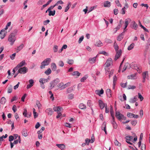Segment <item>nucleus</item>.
<instances>
[{
  "instance_id": "f257e3e1",
  "label": "nucleus",
  "mask_w": 150,
  "mask_h": 150,
  "mask_svg": "<svg viewBox=\"0 0 150 150\" xmlns=\"http://www.w3.org/2000/svg\"><path fill=\"white\" fill-rule=\"evenodd\" d=\"M16 40V37L15 36V34L11 33L8 36V41L10 42V44L12 45Z\"/></svg>"
},
{
  "instance_id": "f03ea898",
  "label": "nucleus",
  "mask_w": 150,
  "mask_h": 150,
  "mask_svg": "<svg viewBox=\"0 0 150 150\" xmlns=\"http://www.w3.org/2000/svg\"><path fill=\"white\" fill-rule=\"evenodd\" d=\"M51 61V59L50 58H47L45 59L41 63V65L40 66L41 69H42L45 68V66H47L49 65Z\"/></svg>"
},
{
  "instance_id": "7ed1b4c3",
  "label": "nucleus",
  "mask_w": 150,
  "mask_h": 150,
  "mask_svg": "<svg viewBox=\"0 0 150 150\" xmlns=\"http://www.w3.org/2000/svg\"><path fill=\"white\" fill-rule=\"evenodd\" d=\"M70 82H68L65 84H64L62 82H61L57 86L59 88H60L61 90H62L70 86Z\"/></svg>"
},
{
  "instance_id": "20e7f679",
  "label": "nucleus",
  "mask_w": 150,
  "mask_h": 150,
  "mask_svg": "<svg viewBox=\"0 0 150 150\" xmlns=\"http://www.w3.org/2000/svg\"><path fill=\"white\" fill-rule=\"evenodd\" d=\"M115 116L119 120L124 119L125 120L126 117H125L123 115L121 114L119 112H116Z\"/></svg>"
},
{
  "instance_id": "39448f33",
  "label": "nucleus",
  "mask_w": 150,
  "mask_h": 150,
  "mask_svg": "<svg viewBox=\"0 0 150 150\" xmlns=\"http://www.w3.org/2000/svg\"><path fill=\"white\" fill-rule=\"evenodd\" d=\"M123 23V21L122 19H120L119 22V23L117 26L113 29V31L114 33H115L119 30L122 26V23Z\"/></svg>"
},
{
  "instance_id": "423d86ee",
  "label": "nucleus",
  "mask_w": 150,
  "mask_h": 150,
  "mask_svg": "<svg viewBox=\"0 0 150 150\" xmlns=\"http://www.w3.org/2000/svg\"><path fill=\"white\" fill-rule=\"evenodd\" d=\"M59 81V79H56L50 82V89H51L53 88L57 84Z\"/></svg>"
},
{
  "instance_id": "0eeeda50",
  "label": "nucleus",
  "mask_w": 150,
  "mask_h": 150,
  "mask_svg": "<svg viewBox=\"0 0 150 150\" xmlns=\"http://www.w3.org/2000/svg\"><path fill=\"white\" fill-rule=\"evenodd\" d=\"M27 71V69L26 67H24L23 68H20L18 71V73L21 74H24Z\"/></svg>"
},
{
  "instance_id": "6e6552de",
  "label": "nucleus",
  "mask_w": 150,
  "mask_h": 150,
  "mask_svg": "<svg viewBox=\"0 0 150 150\" xmlns=\"http://www.w3.org/2000/svg\"><path fill=\"white\" fill-rule=\"evenodd\" d=\"M112 63V60L111 58H109L105 63V67H108L110 66Z\"/></svg>"
},
{
  "instance_id": "1a4fd4ad",
  "label": "nucleus",
  "mask_w": 150,
  "mask_h": 150,
  "mask_svg": "<svg viewBox=\"0 0 150 150\" xmlns=\"http://www.w3.org/2000/svg\"><path fill=\"white\" fill-rule=\"evenodd\" d=\"M131 21V19L129 18H128L125 20V28H124L123 32H125V31L126 30V28H127L129 23Z\"/></svg>"
},
{
  "instance_id": "9d476101",
  "label": "nucleus",
  "mask_w": 150,
  "mask_h": 150,
  "mask_svg": "<svg viewBox=\"0 0 150 150\" xmlns=\"http://www.w3.org/2000/svg\"><path fill=\"white\" fill-rule=\"evenodd\" d=\"M116 54L115 56L114 60L116 61L118 59L121 55L122 54V51L121 50H120L119 51H116Z\"/></svg>"
},
{
  "instance_id": "9b49d317",
  "label": "nucleus",
  "mask_w": 150,
  "mask_h": 150,
  "mask_svg": "<svg viewBox=\"0 0 150 150\" xmlns=\"http://www.w3.org/2000/svg\"><path fill=\"white\" fill-rule=\"evenodd\" d=\"M5 29L1 30L0 32V38L1 39H3L6 36V33Z\"/></svg>"
},
{
  "instance_id": "f8f14e48",
  "label": "nucleus",
  "mask_w": 150,
  "mask_h": 150,
  "mask_svg": "<svg viewBox=\"0 0 150 150\" xmlns=\"http://www.w3.org/2000/svg\"><path fill=\"white\" fill-rule=\"evenodd\" d=\"M45 112L49 115H51L53 113V111L51 108H48L45 110Z\"/></svg>"
},
{
  "instance_id": "ddd939ff",
  "label": "nucleus",
  "mask_w": 150,
  "mask_h": 150,
  "mask_svg": "<svg viewBox=\"0 0 150 150\" xmlns=\"http://www.w3.org/2000/svg\"><path fill=\"white\" fill-rule=\"evenodd\" d=\"M95 93L96 94L100 96V95L104 93V91L102 88L100 90H97L95 91Z\"/></svg>"
},
{
  "instance_id": "4468645a",
  "label": "nucleus",
  "mask_w": 150,
  "mask_h": 150,
  "mask_svg": "<svg viewBox=\"0 0 150 150\" xmlns=\"http://www.w3.org/2000/svg\"><path fill=\"white\" fill-rule=\"evenodd\" d=\"M15 136H17V137H18V139L15 140L13 143V144H18V142H19V143H20L21 142V139L20 136H18V135L17 134H16L15 135Z\"/></svg>"
},
{
  "instance_id": "2eb2a0df",
  "label": "nucleus",
  "mask_w": 150,
  "mask_h": 150,
  "mask_svg": "<svg viewBox=\"0 0 150 150\" xmlns=\"http://www.w3.org/2000/svg\"><path fill=\"white\" fill-rule=\"evenodd\" d=\"M98 103L100 108L103 109L105 106V104L101 100H99Z\"/></svg>"
},
{
  "instance_id": "dca6fc26",
  "label": "nucleus",
  "mask_w": 150,
  "mask_h": 150,
  "mask_svg": "<svg viewBox=\"0 0 150 150\" xmlns=\"http://www.w3.org/2000/svg\"><path fill=\"white\" fill-rule=\"evenodd\" d=\"M51 67L53 71H54L56 70L57 66L54 63H52L51 64Z\"/></svg>"
},
{
  "instance_id": "f3484780",
  "label": "nucleus",
  "mask_w": 150,
  "mask_h": 150,
  "mask_svg": "<svg viewBox=\"0 0 150 150\" xmlns=\"http://www.w3.org/2000/svg\"><path fill=\"white\" fill-rule=\"evenodd\" d=\"M95 45L98 47H100L103 45V43L100 40H98L96 42Z\"/></svg>"
},
{
  "instance_id": "a211bd4d",
  "label": "nucleus",
  "mask_w": 150,
  "mask_h": 150,
  "mask_svg": "<svg viewBox=\"0 0 150 150\" xmlns=\"http://www.w3.org/2000/svg\"><path fill=\"white\" fill-rule=\"evenodd\" d=\"M136 74L135 73L133 74H131L130 75L128 76L127 78L128 79H135L136 77Z\"/></svg>"
},
{
  "instance_id": "6ab92c4d",
  "label": "nucleus",
  "mask_w": 150,
  "mask_h": 150,
  "mask_svg": "<svg viewBox=\"0 0 150 150\" xmlns=\"http://www.w3.org/2000/svg\"><path fill=\"white\" fill-rule=\"evenodd\" d=\"M79 108L81 109L85 110L86 108V105L83 103H80L79 105Z\"/></svg>"
},
{
  "instance_id": "aec40b11",
  "label": "nucleus",
  "mask_w": 150,
  "mask_h": 150,
  "mask_svg": "<svg viewBox=\"0 0 150 150\" xmlns=\"http://www.w3.org/2000/svg\"><path fill=\"white\" fill-rule=\"evenodd\" d=\"M49 79H45L44 78H41L39 80L40 82L42 84H44L45 82L48 81Z\"/></svg>"
},
{
  "instance_id": "412c9836",
  "label": "nucleus",
  "mask_w": 150,
  "mask_h": 150,
  "mask_svg": "<svg viewBox=\"0 0 150 150\" xmlns=\"http://www.w3.org/2000/svg\"><path fill=\"white\" fill-rule=\"evenodd\" d=\"M132 28L135 30H137V25L134 21H133L132 22Z\"/></svg>"
},
{
  "instance_id": "4be33fe9",
  "label": "nucleus",
  "mask_w": 150,
  "mask_h": 150,
  "mask_svg": "<svg viewBox=\"0 0 150 150\" xmlns=\"http://www.w3.org/2000/svg\"><path fill=\"white\" fill-rule=\"evenodd\" d=\"M133 133L132 134V136H127L125 137V139L127 140L128 141H131V140L133 138Z\"/></svg>"
},
{
  "instance_id": "5701e85b",
  "label": "nucleus",
  "mask_w": 150,
  "mask_h": 150,
  "mask_svg": "<svg viewBox=\"0 0 150 150\" xmlns=\"http://www.w3.org/2000/svg\"><path fill=\"white\" fill-rule=\"evenodd\" d=\"M80 74L81 73L77 71H74L71 74V75L72 76H76L77 78L78 77Z\"/></svg>"
},
{
  "instance_id": "b1692460",
  "label": "nucleus",
  "mask_w": 150,
  "mask_h": 150,
  "mask_svg": "<svg viewBox=\"0 0 150 150\" xmlns=\"http://www.w3.org/2000/svg\"><path fill=\"white\" fill-rule=\"evenodd\" d=\"M126 8H125V7H124L122 9L121 13L122 14H124L125 13V9L128 8V4H126Z\"/></svg>"
},
{
  "instance_id": "393cba45",
  "label": "nucleus",
  "mask_w": 150,
  "mask_h": 150,
  "mask_svg": "<svg viewBox=\"0 0 150 150\" xmlns=\"http://www.w3.org/2000/svg\"><path fill=\"white\" fill-rule=\"evenodd\" d=\"M110 112L111 115L112 117V119L114 120V118H115V117H114V111H113V110L112 109V107L111 105L110 106Z\"/></svg>"
},
{
  "instance_id": "a878e982",
  "label": "nucleus",
  "mask_w": 150,
  "mask_h": 150,
  "mask_svg": "<svg viewBox=\"0 0 150 150\" xmlns=\"http://www.w3.org/2000/svg\"><path fill=\"white\" fill-rule=\"evenodd\" d=\"M62 108L60 107H54L53 110L55 112H58L59 111H61Z\"/></svg>"
},
{
  "instance_id": "bb28decb",
  "label": "nucleus",
  "mask_w": 150,
  "mask_h": 150,
  "mask_svg": "<svg viewBox=\"0 0 150 150\" xmlns=\"http://www.w3.org/2000/svg\"><path fill=\"white\" fill-rule=\"evenodd\" d=\"M138 96H136L134 97V98H131L130 100V102L131 103H134L137 100Z\"/></svg>"
},
{
  "instance_id": "cd10ccee",
  "label": "nucleus",
  "mask_w": 150,
  "mask_h": 150,
  "mask_svg": "<svg viewBox=\"0 0 150 150\" xmlns=\"http://www.w3.org/2000/svg\"><path fill=\"white\" fill-rule=\"evenodd\" d=\"M106 93L108 97L110 98L111 96V94L110 89H107L106 91Z\"/></svg>"
},
{
  "instance_id": "c85d7f7f",
  "label": "nucleus",
  "mask_w": 150,
  "mask_h": 150,
  "mask_svg": "<svg viewBox=\"0 0 150 150\" xmlns=\"http://www.w3.org/2000/svg\"><path fill=\"white\" fill-rule=\"evenodd\" d=\"M96 57H95L93 58H90L89 59V61L91 63H93L96 60Z\"/></svg>"
},
{
  "instance_id": "c756f323",
  "label": "nucleus",
  "mask_w": 150,
  "mask_h": 150,
  "mask_svg": "<svg viewBox=\"0 0 150 150\" xmlns=\"http://www.w3.org/2000/svg\"><path fill=\"white\" fill-rule=\"evenodd\" d=\"M56 146L62 150H63L65 148V146L64 144H57Z\"/></svg>"
},
{
  "instance_id": "7c9ffc66",
  "label": "nucleus",
  "mask_w": 150,
  "mask_h": 150,
  "mask_svg": "<svg viewBox=\"0 0 150 150\" xmlns=\"http://www.w3.org/2000/svg\"><path fill=\"white\" fill-rule=\"evenodd\" d=\"M110 5V3L108 1H106L104 3V6L105 7H109Z\"/></svg>"
},
{
  "instance_id": "2f4dec72",
  "label": "nucleus",
  "mask_w": 150,
  "mask_h": 150,
  "mask_svg": "<svg viewBox=\"0 0 150 150\" xmlns=\"http://www.w3.org/2000/svg\"><path fill=\"white\" fill-rule=\"evenodd\" d=\"M123 35V33L119 35L117 37V40L119 41H121L123 38V37H122Z\"/></svg>"
},
{
  "instance_id": "473e14b6",
  "label": "nucleus",
  "mask_w": 150,
  "mask_h": 150,
  "mask_svg": "<svg viewBox=\"0 0 150 150\" xmlns=\"http://www.w3.org/2000/svg\"><path fill=\"white\" fill-rule=\"evenodd\" d=\"M23 47V44H21V45L18 47L17 49L16 50L17 52H18L21 50Z\"/></svg>"
},
{
  "instance_id": "72a5a7b5",
  "label": "nucleus",
  "mask_w": 150,
  "mask_h": 150,
  "mask_svg": "<svg viewBox=\"0 0 150 150\" xmlns=\"http://www.w3.org/2000/svg\"><path fill=\"white\" fill-rule=\"evenodd\" d=\"M13 87L12 85H10L8 87L7 89V92L8 93H11L12 91Z\"/></svg>"
},
{
  "instance_id": "f704fd0d",
  "label": "nucleus",
  "mask_w": 150,
  "mask_h": 150,
  "mask_svg": "<svg viewBox=\"0 0 150 150\" xmlns=\"http://www.w3.org/2000/svg\"><path fill=\"white\" fill-rule=\"evenodd\" d=\"M52 71L50 68H48L45 72V73L47 75H49L51 73Z\"/></svg>"
},
{
  "instance_id": "c9c22d12",
  "label": "nucleus",
  "mask_w": 150,
  "mask_h": 150,
  "mask_svg": "<svg viewBox=\"0 0 150 150\" xmlns=\"http://www.w3.org/2000/svg\"><path fill=\"white\" fill-rule=\"evenodd\" d=\"M113 121L112 122V123L113 125V127L115 129H116L117 128V125L115 121V118L113 120L112 119Z\"/></svg>"
},
{
  "instance_id": "e433bc0d",
  "label": "nucleus",
  "mask_w": 150,
  "mask_h": 150,
  "mask_svg": "<svg viewBox=\"0 0 150 150\" xmlns=\"http://www.w3.org/2000/svg\"><path fill=\"white\" fill-rule=\"evenodd\" d=\"M6 101V99L3 97L1 98L0 100V103L1 104H4L5 103Z\"/></svg>"
},
{
  "instance_id": "4c0bfd02",
  "label": "nucleus",
  "mask_w": 150,
  "mask_h": 150,
  "mask_svg": "<svg viewBox=\"0 0 150 150\" xmlns=\"http://www.w3.org/2000/svg\"><path fill=\"white\" fill-rule=\"evenodd\" d=\"M134 43H132L129 46L127 50H130L132 49L134 47Z\"/></svg>"
},
{
  "instance_id": "58836bf2",
  "label": "nucleus",
  "mask_w": 150,
  "mask_h": 150,
  "mask_svg": "<svg viewBox=\"0 0 150 150\" xmlns=\"http://www.w3.org/2000/svg\"><path fill=\"white\" fill-rule=\"evenodd\" d=\"M22 134L24 136L27 137L28 136L27 130L25 129H23L22 132Z\"/></svg>"
},
{
  "instance_id": "ea45409f",
  "label": "nucleus",
  "mask_w": 150,
  "mask_h": 150,
  "mask_svg": "<svg viewBox=\"0 0 150 150\" xmlns=\"http://www.w3.org/2000/svg\"><path fill=\"white\" fill-rule=\"evenodd\" d=\"M136 88V87L134 86L131 85H128L127 86V89H133L135 88Z\"/></svg>"
},
{
  "instance_id": "a19ab883",
  "label": "nucleus",
  "mask_w": 150,
  "mask_h": 150,
  "mask_svg": "<svg viewBox=\"0 0 150 150\" xmlns=\"http://www.w3.org/2000/svg\"><path fill=\"white\" fill-rule=\"evenodd\" d=\"M25 64L26 63L25 62V61L23 60L22 62H21L18 65V66H19L20 67L23 66L25 65Z\"/></svg>"
},
{
  "instance_id": "79ce46f5",
  "label": "nucleus",
  "mask_w": 150,
  "mask_h": 150,
  "mask_svg": "<svg viewBox=\"0 0 150 150\" xmlns=\"http://www.w3.org/2000/svg\"><path fill=\"white\" fill-rule=\"evenodd\" d=\"M143 78H146L148 76V72L147 71L143 72L142 74Z\"/></svg>"
},
{
  "instance_id": "37998d69",
  "label": "nucleus",
  "mask_w": 150,
  "mask_h": 150,
  "mask_svg": "<svg viewBox=\"0 0 150 150\" xmlns=\"http://www.w3.org/2000/svg\"><path fill=\"white\" fill-rule=\"evenodd\" d=\"M49 16H53L55 15V10H54L53 11H49Z\"/></svg>"
},
{
  "instance_id": "c03bdc74",
  "label": "nucleus",
  "mask_w": 150,
  "mask_h": 150,
  "mask_svg": "<svg viewBox=\"0 0 150 150\" xmlns=\"http://www.w3.org/2000/svg\"><path fill=\"white\" fill-rule=\"evenodd\" d=\"M129 66V64L128 63H127L125 64L124 67L123 68V70L122 71V72H123L127 68V67Z\"/></svg>"
},
{
  "instance_id": "a18cd8bd",
  "label": "nucleus",
  "mask_w": 150,
  "mask_h": 150,
  "mask_svg": "<svg viewBox=\"0 0 150 150\" xmlns=\"http://www.w3.org/2000/svg\"><path fill=\"white\" fill-rule=\"evenodd\" d=\"M73 90V87H70L67 89V93H70Z\"/></svg>"
},
{
  "instance_id": "49530a36",
  "label": "nucleus",
  "mask_w": 150,
  "mask_h": 150,
  "mask_svg": "<svg viewBox=\"0 0 150 150\" xmlns=\"http://www.w3.org/2000/svg\"><path fill=\"white\" fill-rule=\"evenodd\" d=\"M36 104L37 106V107H38V109H39L41 107L42 105L41 104L40 102L38 100H37L36 102Z\"/></svg>"
},
{
  "instance_id": "de8ad7c7",
  "label": "nucleus",
  "mask_w": 150,
  "mask_h": 150,
  "mask_svg": "<svg viewBox=\"0 0 150 150\" xmlns=\"http://www.w3.org/2000/svg\"><path fill=\"white\" fill-rule=\"evenodd\" d=\"M114 47L116 51H119L118 50L119 49V47L117 43H114Z\"/></svg>"
},
{
  "instance_id": "09e8293b",
  "label": "nucleus",
  "mask_w": 150,
  "mask_h": 150,
  "mask_svg": "<svg viewBox=\"0 0 150 150\" xmlns=\"http://www.w3.org/2000/svg\"><path fill=\"white\" fill-rule=\"evenodd\" d=\"M115 144V145L118 146H120L121 145L120 143L116 139H115V140L114 142Z\"/></svg>"
},
{
  "instance_id": "8fccbe9b",
  "label": "nucleus",
  "mask_w": 150,
  "mask_h": 150,
  "mask_svg": "<svg viewBox=\"0 0 150 150\" xmlns=\"http://www.w3.org/2000/svg\"><path fill=\"white\" fill-rule=\"evenodd\" d=\"M59 65L61 67H63L64 65V63L63 61H60L58 62Z\"/></svg>"
},
{
  "instance_id": "3c124183",
  "label": "nucleus",
  "mask_w": 150,
  "mask_h": 150,
  "mask_svg": "<svg viewBox=\"0 0 150 150\" xmlns=\"http://www.w3.org/2000/svg\"><path fill=\"white\" fill-rule=\"evenodd\" d=\"M87 77L88 76H85L81 79V82H83L86 79Z\"/></svg>"
},
{
  "instance_id": "603ef678",
  "label": "nucleus",
  "mask_w": 150,
  "mask_h": 150,
  "mask_svg": "<svg viewBox=\"0 0 150 150\" xmlns=\"http://www.w3.org/2000/svg\"><path fill=\"white\" fill-rule=\"evenodd\" d=\"M127 83L126 82L125 83H120V86H121L123 88H125L127 86Z\"/></svg>"
},
{
  "instance_id": "864d4df0",
  "label": "nucleus",
  "mask_w": 150,
  "mask_h": 150,
  "mask_svg": "<svg viewBox=\"0 0 150 150\" xmlns=\"http://www.w3.org/2000/svg\"><path fill=\"white\" fill-rule=\"evenodd\" d=\"M61 111H59L57 112V113L58 114L56 116L57 118H58L62 115V114L61 112Z\"/></svg>"
},
{
  "instance_id": "5fc2aeb1",
  "label": "nucleus",
  "mask_w": 150,
  "mask_h": 150,
  "mask_svg": "<svg viewBox=\"0 0 150 150\" xmlns=\"http://www.w3.org/2000/svg\"><path fill=\"white\" fill-rule=\"evenodd\" d=\"M58 49V47L57 45H55L54 46L53 48L54 52H56L57 51Z\"/></svg>"
},
{
  "instance_id": "6e6d98bb",
  "label": "nucleus",
  "mask_w": 150,
  "mask_h": 150,
  "mask_svg": "<svg viewBox=\"0 0 150 150\" xmlns=\"http://www.w3.org/2000/svg\"><path fill=\"white\" fill-rule=\"evenodd\" d=\"M74 62V60H73L69 59L67 62V63L70 64H73Z\"/></svg>"
},
{
  "instance_id": "4d7b16f0",
  "label": "nucleus",
  "mask_w": 150,
  "mask_h": 150,
  "mask_svg": "<svg viewBox=\"0 0 150 150\" xmlns=\"http://www.w3.org/2000/svg\"><path fill=\"white\" fill-rule=\"evenodd\" d=\"M138 98L140 99V100L141 101H142L143 100V99H144L143 97L142 96V95L139 93H138Z\"/></svg>"
},
{
  "instance_id": "13d9d810",
  "label": "nucleus",
  "mask_w": 150,
  "mask_h": 150,
  "mask_svg": "<svg viewBox=\"0 0 150 150\" xmlns=\"http://www.w3.org/2000/svg\"><path fill=\"white\" fill-rule=\"evenodd\" d=\"M115 2L117 5L118 6L121 7V5L120 4L119 0H117L115 1Z\"/></svg>"
},
{
  "instance_id": "bf43d9fd",
  "label": "nucleus",
  "mask_w": 150,
  "mask_h": 150,
  "mask_svg": "<svg viewBox=\"0 0 150 150\" xmlns=\"http://www.w3.org/2000/svg\"><path fill=\"white\" fill-rule=\"evenodd\" d=\"M133 137H134V139H133V142H134L136 141L137 140V136H136V135L134 134L133 133Z\"/></svg>"
},
{
  "instance_id": "052dcab7",
  "label": "nucleus",
  "mask_w": 150,
  "mask_h": 150,
  "mask_svg": "<svg viewBox=\"0 0 150 150\" xmlns=\"http://www.w3.org/2000/svg\"><path fill=\"white\" fill-rule=\"evenodd\" d=\"M105 42L108 43H111L112 42V41L110 39H106Z\"/></svg>"
},
{
  "instance_id": "680f3d73",
  "label": "nucleus",
  "mask_w": 150,
  "mask_h": 150,
  "mask_svg": "<svg viewBox=\"0 0 150 150\" xmlns=\"http://www.w3.org/2000/svg\"><path fill=\"white\" fill-rule=\"evenodd\" d=\"M14 139V137L12 135L10 136L9 137V141L10 142H11Z\"/></svg>"
},
{
  "instance_id": "e2e57ef3",
  "label": "nucleus",
  "mask_w": 150,
  "mask_h": 150,
  "mask_svg": "<svg viewBox=\"0 0 150 150\" xmlns=\"http://www.w3.org/2000/svg\"><path fill=\"white\" fill-rule=\"evenodd\" d=\"M146 149V145L144 144H142L141 148V150H145Z\"/></svg>"
},
{
  "instance_id": "0e129e2a",
  "label": "nucleus",
  "mask_w": 150,
  "mask_h": 150,
  "mask_svg": "<svg viewBox=\"0 0 150 150\" xmlns=\"http://www.w3.org/2000/svg\"><path fill=\"white\" fill-rule=\"evenodd\" d=\"M11 22H10L7 23L6 28H5V30H6L8 28V27L10 26L11 25Z\"/></svg>"
},
{
  "instance_id": "69168bd1",
  "label": "nucleus",
  "mask_w": 150,
  "mask_h": 150,
  "mask_svg": "<svg viewBox=\"0 0 150 150\" xmlns=\"http://www.w3.org/2000/svg\"><path fill=\"white\" fill-rule=\"evenodd\" d=\"M84 38L83 36H82L79 39L78 42L79 43H80L81 42L83 41Z\"/></svg>"
},
{
  "instance_id": "338daca9",
  "label": "nucleus",
  "mask_w": 150,
  "mask_h": 150,
  "mask_svg": "<svg viewBox=\"0 0 150 150\" xmlns=\"http://www.w3.org/2000/svg\"><path fill=\"white\" fill-rule=\"evenodd\" d=\"M90 140L88 138H86L85 139L86 144L87 145H88L89 142H90Z\"/></svg>"
},
{
  "instance_id": "774afa93",
  "label": "nucleus",
  "mask_w": 150,
  "mask_h": 150,
  "mask_svg": "<svg viewBox=\"0 0 150 150\" xmlns=\"http://www.w3.org/2000/svg\"><path fill=\"white\" fill-rule=\"evenodd\" d=\"M132 124L133 126H135L137 123V121L136 120H134L132 122Z\"/></svg>"
}]
</instances>
